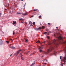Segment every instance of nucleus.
I'll return each mask as SVG.
<instances>
[{"instance_id":"29","label":"nucleus","mask_w":66,"mask_h":66,"mask_svg":"<svg viewBox=\"0 0 66 66\" xmlns=\"http://www.w3.org/2000/svg\"><path fill=\"white\" fill-rule=\"evenodd\" d=\"M47 38H48V39H49L50 38H49V36H47Z\"/></svg>"},{"instance_id":"33","label":"nucleus","mask_w":66,"mask_h":66,"mask_svg":"<svg viewBox=\"0 0 66 66\" xmlns=\"http://www.w3.org/2000/svg\"><path fill=\"white\" fill-rule=\"evenodd\" d=\"M26 3H25V5H24V6H26Z\"/></svg>"},{"instance_id":"15","label":"nucleus","mask_w":66,"mask_h":66,"mask_svg":"<svg viewBox=\"0 0 66 66\" xmlns=\"http://www.w3.org/2000/svg\"><path fill=\"white\" fill-rule=\"evenodd\" d=\"M19 19L20 20H21V21H22V20H23V19Z\"/></svg>"},{"instance_id":"18","label":"nucleus","mask_w":66,"mask_h":66,"mask_svg":"<svg viewBox=\"0 0 66 66\" xmlns=\"http://www.w3.org/2000/svg\"><path fill=\"white\" fill-rule=\"evenodd\" d=\"M30 52V51H28V52L27 53H26V54H28V53H29V52Z\"/></svg>"},{"instance_id":"8","label":"nucleus","mask_w":66,"mask_h":66,"mask_svg":"<svg viewBox=\"0 0 66 66\" xmlns=\"http://www.w3.org/2000/svg\"><path fill=\"white\" fill-rule=\"evenodd\" d=\"M64 60H65L64 61V63H65L66 62V61H65V60H66V57H64Z\"/></svg>"},{"instance_id":"10","label":"nucleus","mask_w":66,"mask_h":66,"mask_svg":"<svg viewBox=\"0 0 66 66\" xmlns=\"http://www.w3.org/2000/svg\"><path fill=\"white\" fill-rule=\"evenodd\" d=\"M11 49H15V48L14 46H12V47H11Z\"/></svg>"},{"instance_id":"49","label":"nucleus","mask_w":66,"mask_h":66,"mask_svg":"<svg viewBox=\"0 0 66 66\" xmlns=\"http://www.w3.org/2000/svg\"><path fill=\"white\" fill-rule=\"evenodd\" d=\"M39 11H38V12H39Z\"/></svg>"},{"instance_id":"11","label":"nucleus","mask_w":66,"mask_h":66,"mask_svg":"<svg viewBox=\"0 0 66 66\" xmlns=\"http://www.w3.org/2000/svg\"><path fill=\"white\" fill-rule=\"evenodd\" d=\"M35 63V61H34V62L33 63H32V64L31 65V66H32V65H34V64Z\"/></svg>"},{"instance_id":"44","label":"nucleus","mask_w":66,"mask_h":66,"mask_svg":"<svg viewBox=\"0 0 66 66\" xmlns=\"http://www.w3.org/2000/svg\"><path fill=\"white\" fill-rule=\"evenodd\" d=\"M63 64H64V65H65V63H63Z\"/></svg>"},{"instance_id":"36","label":"nucleus","mask_w":66,"mask_h":66,"mask_svg":"<svg viewBox=\"0 0 66 66\" xmlns=\"http://www.w3.org/2000/svg\"><path fill=\"white\" fill-rule=\"evenodd\" d=\"M65 43H66V41L64 42V43L65 44Z\"/></svg>"},{"instance_id":"9","label":"nucleus","mask_w":66,"mask_h":66,"mask_svg":"<svg viewBox=\"0 0 66 66\" xmlns=\"http://www.w3.org/2000/svg\"><path fill=\"white\" fill-rule=\"evenodd\" d=\"M13 25L14 24H15V23H16V21H13Z\"/></svg>"},{"instance_id":"48","label":"nucleus","mask_w":66,"mask_h":66,"mask_svg":"<svg viewBox=\"0 0 66 66\" xmlns=\"http://www.w3.org/2000/svg\"><path fill=\"white\" fill-rule=\"evenodd\" d=\"M26 24H27V23H26Z\"/></svg>"},{"instance_id":"2","label":"nucleus","mask_w":66,"mask_h":66,"mask_svg":"<svg viewBox=\"0 0 66 66\" xmlns=\"http://www.w3.org/2000/svg\"><path fill=\"white\" fill-rule=\"evenodd\" d=\"M54 49V48L53 47H50V48L47 50V52L46 53H45V54H47L50 52H51V51L52 50H53Z\"/></svg>"},{"instance_id":"25","label":"nucleus","mask_w":66,"mask_h":66,"mask_svg":"<svg viewBox=\"0 0 66 66\" xmlns=\"http://www.w3.org/2000/svg\"><path fill=\"white\" fill-rule=\"evenodd\" d=\"M1 42L2 43H3V41L2 40H1Z\"/></svg>"},{"instance_id":"20","label":"nucleus","mask_w":66,"mask_h":66,"mask_svg":"<svg viewBox=\"0 0 66 66\" xmlns=\"http://www.w3.org/2000/svg\"><path fill=\"white\" fill-rule=\"evenodd\" d=\"M6 43H7V44H9V41H6Z\"/></svg>"},{"instance_id":"45","label":"nucleus","mask_w":66,"mask_h":66,"mask_svg":"<svg viewBox=\"0 0 66 66\" xmlns=\"http://www.w3.org/2000/svg\"><path fill=\"white\" fill-rule=\"evenodd\" d=\"M21 1H23V0H21Z\"/></svg>"},{"instance_id":"28","label":"nucleus","mask_w":66,"mask_h":66,"mask_svg":"<svg viewBox=\"0 0 66 66\" xmlns=\"http://www.w3.org/2000/svg\"><path fill=\"white\" fill-rule=\"evenodd\" d=\"M15 34V32H14V31H13V35H14Z\"/></svg>"},{"instance_id":"41","label":"nucleus","mask_w":66,"mask_h":66,"mask_svg":"<svg viewBox=\"0 0 66 66\" xmlns=\"http://www.w3.org/2000/svg\"><path fill=\"white\" fill-rule=\"evenodd\" d=\"M5 11H6V10H7V9H5Z\"/></svg>"},{"instance_id":"19","label":"nucleus","mask_w":66,"mask_h":66,"mask_svg":"<svg viewBox=\"0 0 66 66\" xmlns=\"http://www.w3.org/2000/svg\"><path fill=\"white\" fill-rule=\"evenodd\" d=\"M9 40H10H10H11V41H12V42H13V40H12V39H9Z\"/></svg>"},{"instance_id":"32","label":"nucleus","mask_w":66,"mask_h":66,"mask_svg":"<svg viewBox=\"0 0 66 66\" xmlns=\"http://www.w3.org/2000/svg\"><path fill=\"white\" fill-rule=\"evenodd\" d=\"M60 59H62V56H60Z\"/></svg>"},{"instance_id":"7","label":"nucleus","mask_w":66,"mask_h":66,"mask_svg":"<svg viewBox=\"0 0 66 66\" xmlns=\"http://www.w3.org/2000/svg\"><path fill=\"white\" fill-rule=\"evenodd\" d=\"M22 15H23V16H26V15H28L27 14V13H23L22 14Z\"/></svg>"},{"instance_id":"24","label":"nucleus","mask_w":66,"mask_h":66,"mask_svg":"<svg viewBox=\"0 0 66 66\" xmlns=\"http://www.w3.org/2000/svg\"><path fill=\"white\" fill-rule=\"evenodd\" d=\"M21 59L22 60H24V59H23V57H21Z\"/></svg>"},{"instance_id":"6","label":"nucleus","mask_w":66,"mask_h":66,"mask_svg":"<svg viewBox=\"0 0 66 66\" xmlns=\"http://www.w3.org/2000/svg\"><path fill=\"white\" fill-rule=\"evenodd\" d=\"M42 29V28L39 27L38 28H36L35 29L36 30H40V29Z\"/></svg>"},{"instance_id":"17","label":"nucleus","mask_w":66,"mask_h":66,"mask_svg":"<svg viewBox=\"0 0 66 66\" xmlns=\"http://www.w3.org/2000/svg\"><path fill=\"white\" fill-rule=\"evenodd\" d=\"M48 24L49 25V26H50L51 25V23H48Z\"/></svg>"},{"instance_id":"34","label":"nucleus","mask_w":66,"mask_h":66,"mask_svg":"<svg viewBox=\"0 0 66 66\" xmlns=\"http://www.w3.org/2000/svg\"><path fill=\"white\" fill-rule=\"evenodd\" d=\"M58 28V27H56V29H57V30H58V29H57Z\"/></svg>"},{"instance_id":"14","label":"nucleus","mask_w":66,"mask_h":66,"mask_svg":"<svg viewBox=\"0 0 66 66\" xmlns=\"http://www.w3.org/2000/svg\"><path fill=\"white\" fill-rule=\"evenodd\" d=\"M20 54H21V57H22V56H23L22 54V53H21Z\"/></svg>"},{"instance_id":"38","label":"nucleus","mask_w":66,"mask_h":66,"mask_svg":"<svg viewBox=\"0 0 66 66\" xmlns=\"http://www.w3.org/2000/svg\"><path fill=\"white\" fill-rule=\"evenodd\" d=\"M61 66H63V64H61Z\"/></svg>"},{"instance_id":"21","label":"nucleus","mask_w":66,"mask_h":66,"mask_svg":"<svg viewBox=\"0 0 66 66\" xmlns=\"http://www.w3.org/2000/svg\"><path fill=\"white\" fill-rule=\"evenodd\" d=\"M9 47H10V48H11V47H12V45H9Z\"/></svg>"},{"instance_id":"26","label":"nucleus","mask_w":66,"mask_h":66,"mask_svg":"<svg viewBox=\"0 0 66 66\" xmlns=\"http://www.w3.org/2000/svg\"><path fill=\"white\" fill-rule=\"evenodd\" d=\"M37 11V10L36 9V10H34V11Z\"/></svg>"},{"instance_id":"50","label":"nucleus","mask_w":66,"mask_h":66,"mask_svg":"<svg viewBox=\"0 0 66 66\" xmlns=\"http://www.w3.org/2000/svg\"><path fill=\"white\" fill-rule=\"evenodd\" d=\"M43 66H45V65H43Z\"/></svg>"},{"instance_id":"13","label":"nucleus","mask_w":66,"mask_h":66,"mask_svg":"<svg viewBox=\"0 0 66 66\" xmlns=\"http://www.w3.org/2000/svg\"><path fill=\"white\" fill-rule=\"evenodd\" d=\"M42 29H44V28H45V27L44 26H43L42 27Z\"/></svg>"},{"instance_id":"16","label":"nucleus","mask_w":66,"mask_h":66,"mask_svg":"<svg viewBox=\"0 0 66 66\" xmlns=\"http://www.w3.org/2000/svg\"><path fill=\"white\" fill-rule=\"evenodd\" d=\"M47 33V32H45L43 33V34H46Z\"/></svg>"},{"instance_id":"43","label":"nucleus","mask_w":66,"mask_h":66,"mask_svg":"<svg viewBox=\"0 0 66 66\" xmlns=\"http://www.w3.org/2000/svg\"><path fill=\"white\" fill-rule=\"evenodd\" d=\"M45 64H46V63H45Z\"/></svg>"},{"instance_id":"5","label":"nucleus","mask_w":66,"mask_h":66,"mask_svg":"<svg viewBox=\"0 0 66 66\" xmlns=\"http://www.w3.org/2000/svg\"><path fill=\"white\" fill-rule=\"evenodd\" d=\"M21 51V50H19L17 51V52L16 53V55H18L19 54V52H20Z\"/></svg>"},{"instance_id":"27","label":"nucleus","mask_w":66,"mask_h":66,"mask_svg":"<svg viewBox=\"0 0 66 66\" xmlns=\"http://www.w3.org/2000/svg\"><path fill=\"white\" fill-rule=\"evenodd\" d=\"M2 15V14L0 13V17H1V16Z\"/></svg>"},{"instance_id":"42","label":"nucleus","mask_w":66,"mask_h":66,"mask_svg":"<svg viewBox=\"0 0 66 66\" xmlns=\"http://www.w3.org/2000/svg\"><path fill=\"white\" fill-rule=\"evenodd\" d=\"M21 23H23V22L22 21L21 22Z\"/></svg>"},{"instance_id":"4","label":"nucleus","mask_w":66,"mask_h":66,"mask_svg":"<svg viewBox=\"0 0 66 66\" xmlns=\"http://www.w3.org/2000/svg\"><path fill=\"white\" fill-rule=\"evenodd\" d=\"M29 24H30V25L31 26H32V24H33V23L31 21H29Z\"/></svg>"},{"instance_id":"37","label":"nucleus","mask_w":66,"mask_h":66,"mask_svg":"<svg viewBox=\"0 0 66 66\" xmlns=\"http://www.w3.org/2000/svg\"><path fill=\"white\" fill-rule=\"evenodd\" d=\"M65 52H66V49H65Z\"/></svg>"},{"instance_id":"3","label":"nucleus","mask_w":66,"mask_h":66,"mask_svg":"<svg viewBox=\"0 0 66 66\" xmlns=\"http://www.w3.org/2000/svg\"><path fill=\"white\" fill-rule=\"evenodd\" d=\"M43 47L42 46L39 47L38 49H40V50H39V52H43V50H42V49H43Z\"/></svg>"},{"instance_id":"47","label":"nucleus","mask_w":66,"mask_h":66,"mask_svg":"<svg viewBox=\"0 0 66 66\" xmlns=\"http://www.w3.org/2000/svg\"><path fill=\"white\" fill-rule=\"evenodd\" d=\"M10 56H12V55H10Z\"/></svg>"},{"instance_id":"22","label":"nucleus","mask_w":66,"mask_h":66,"mask_svg":"<svg viewBox=\"0 0 66 66\" xmlns=\"http://www.w3.org/2000/svg\"><path fill=\"white\" fill-rule=\"evenodd\" d=\"M33 24H34V25H35V22H33Z\"/></svg>"},{"instance_id":"23","label":"nucleus","mask_w":66,"mask_h":66,"mask_svg":"<svg viewBox=\"0 0 66 66\" xmlns=\"http://www.w3.org/2000/svg\"><path fill=\"white\" fill-rule=\"evenodd\" d=\"M28 39H27V40H25V42H28Z\"/></svg>"},{"instance_id":"31","label":"nucleus","mask_w":66,"mask_h":66,"mask_svg":"<svg viewBox=\"0 0 66 66\" xmlns=\"http://www.w3.org/2000/svg\"><path fill=\"white\" fill-rule=\"evenodd\" d=\"M38 42L39 43H40V41L39 40H38Z\"/></svg>"},{"instance_id":"46","label":"nucleus","mask_w":66,"mask_h":66,"mask_svg":"<svg viewBox=\"0 0 66 66\" xmlns=\"http://www.w3.org/2000/svg\"><path fill=\"white\" fill-rule=\"evenodd\" d=\"M24 29H23V30H24Z\"/></svg>"},{"instance_id":"40","label":"nucleus","mask_w":66,"mask_h":66,"mask_svg":"<svg viewBox=\"0 0 66 66\" xmlns=\"http://www.w3.org/2000/svg\"><path fill=\"white\" fill-rule=\"evenodd\" d=\"M45 43V41H44V42H43V43Z\"/></svg>"},{"instance_id":"35","label":"nucleus","mask_w":66,"mask_h":66,"mask_svg":"<svg viewBox=\"0 0 66 66\" xmlns=\"http://www.w3.org/2000/svg\"><path fill=\"white\" fill-rule=\"evenodd\" d=\"M38 41H37V42H36V43H38Z\"/></svg>"},{"instance_id":"30","label":"nucleus","mask_w":66,"mask_h":66,"mask_svg":"<svg viewBox=\"0 0 66 66\" xmlns=\"http://www.w3.org/2000/svg\"><path fill=\"white\" fill-rule=\"evenodd\" d=\"M42 17V16L41 15H40L39 16V18H41Z\"/></svg>"},{"instance_id":"12","label":"nucleus","mask_w":66,"mask_h":66,"mask_svg":"<svg viewBox=\"0 0 66 66\" xmlns=\"http://www.w3.org/2000/svg\"><path fill=\"white\" fill-rule=\"evenodd\" d=\"M16 14H21V13H20V12H17L16 13Z\"/></svg>"},{"instance_id":"1","label":"nucleus","mask_w":66,"mask_h":66,"mask_svg":"<svg viewBox=\"0 0 66 66\" xmlns=\"http://www.w3.org/2000/svg\"><path fill=\"white\" fill-rule=\"evenodd\" d=\"M62 37H61V36H59V37H58L57 39H54V40H53V44H54V45H56V43H55L56 42H57V41H59V40L60 39H62Z\"/></svg>"},{"instance_id":"39","label":"nucleus","mask_w":66,"mask_h":66,"mask_svg":"<svg viewBox=\"0 0 66 66\" xmlns=\"http://www.w3.org/2000/svg\"><path fill=\"white\" fill-rule=\"evenodd\" d=\"M33 16H31V17H33Z\"/></svg>"}]
</instances>
